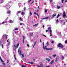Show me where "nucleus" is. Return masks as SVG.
I'll return each mask as SVG.
<instances>
[{
    "label": "nucleus",
    "instance_id": "obj_1",
    "mask_svg": "<svg viewBox=\"0 0 67 67\" xmlns=\"http://www.w3.org/2000/svg\"><path fill=\"white\" fill-rule=\"evenodd\" d=\"M21 47H20L19 48V49H18V52H19V54H20V55H21L22 56V57L23 58L24 57V54L23 53L22 54V53L21 50Z\"/></svg>",
    "mask_w": 67,
    "mask_h": 67
},
{
    "label": "nucleus",
    "instance_id": "obj_2",
    "mask_svg": "<svg viewBox=\"0 0 67 67\" xmlns=\"http://www.w3.org/2000/svg\"><path fill=\"white\" fill-rule=\"evenodd\" d=\"M58 47L60 49H62V48H63L64 47L63 45L60 43L58 44Z\"/></svg>",
    "mask_w": 67,
    "mask_h": 67
},
{
    "label": "nucleus",
    "instance_id": "obj_3",
    "mask_svg": "<svg viewBox=\"0 0 67 67\" xmlns=\"http://www.w3.org/2000/svg\"><path fill=\"white\" fill-rule=\"evenodd\" d=\"M5 8H7V9H9V8H10V7L9 4L8 3L6 4L5 6Z\"/></svg>",
    "mask_w": 67,
    "mask_h": 67
},
{
    "label": "nucleus",
    "instance_id": "obj_4",
    "mask_svg": "<svg viewBox=\"0 0 67 67\" xmlns=\"http://www.w3.org/2000/svg\"><path fill=\"white\" fill-rule=\"evenodd\" d=\"M66 12H64L63 14V17L64 18V19H65L66 18Z\"/></svg>",
    "mask_w": 67,
    "mask_h": 67
},
{
    "label": "nucleus",
    "instance_id": "obj_5",
    "mask_svg": "<svg viewBox=\"0 0 67 67\" xmlns=\"http://www.w3.org/2000/svg\"><path fill=\"white\" fill-rule=\"evenodd\" d=\"M47 48V46H43V48L44 49H46L47 50V49H48V48Z\"/></svg>",
    "mask_w": 67,
    "mask_h": 67
},
{
    "label": "nucleus",
    "instance_id": "obj_6",
    "mask_svg": "<svg viewBox=\"0 0 67 67\" xmlns=\"http://www.w3.org/2000/svg\"><path fill=\"white\" fill-rule=\"evenodd\" d=\"M48 30H49V31L50 32V33H52V30H51V27H49L48 28Z\"/></svg>",
    "mask_w": 67,
    "mask_h": 67
},
{
    "label": "nucleus",
    "instance_id": "obj_7",
    "mask_svg": "<svg viewBox=\"0 0 67 67\" xmlns=\"http://www.w3.org/2000/svg\"><path fill=\"white\" fill-rule=\"evenodd\" d=\"M37 67H44V66L42 65V64L41 63L40 66L39 65H38L37 66Z\"/></svg>",
    "mask_w": 67,
    "mask_h": 67
},
{
    "label": "nucleus",
    "instance_id": "obj_8",
    "mask_svg": "<svg viewBox=\"0 0 67 67\" xmlns=\"http://www.w3.org/2000/svg\"><path fill=\"white\" fill-rule=\"evenodd\" d=\"M11 13V11L10 10H9L7 12V14H10Z\"/></svg>",
    "mask_w": 67,
    "mask_h": 67
},
{
    "label": "nucleus",
    "instance_id": "obj_9",
    "mask_svg": "<svg viewBox=\"0 0 67 67\" xmlns=\"http://www.w3.org/2000/svg\"><path fill=\"white\" fill-rule=\"evenodd\" d=\"M2 45V48H3V44H2V43H1V42H0V45Z\"/></svg>",
    "mask_w": 67,
    "mask_h": 67
},
{
    "label": "nucleus",
    "instance_id": "obj_10",
    "mask_svg": "<svg viewBox=\"0 0 67 67\" xmlns=\"http://www.w3.org/2000/svg\"><path fill=\"white\" fill-rule=\"evenodd\" d=\"M18 30V28H15V30H14V31H15V34H16V30Z\"/></svg>",
    "mask_w": 67,
    "mask_h": 67
},
{
    "label": "nucleus",
    "instance_id": "obj_11",
    "mask_svg": "<svg viewBox=\"0 0 67 67\" xmlns=\"http://www.w3.org/2000/svg\"><path fill=\"white\" fill-rule=\"evenodd\" d=\"M47 51H49V50H52L53 49V48H48V49H47Z\"/></svg>",
    "mask_w": 67,
    "mask_h": 67
},
{
    "label": "nucleus",
    "instance_id": "obj_12",
    "mask_svg": "<svg viewBox=\"0 0 67 67\" xmlns=\"http://www.w3.org/2000/svg\"><path fill=\"white\" fill-rule=\"evenodd\" d=\"M19 20L20 21H23V18L21 17L20 18Z\"/></svg>",
    "mask_w": 67,
    "mask_h": 67
},
{
    "label": "nucleus",
    "instance_id": "obj_13",
    "mask_svg": "<svg viewBox=\"0 0 67 67\" xmlns=\"http://www.w3.org/2000/svg\"><path fill=\"white\" fill-rule=\"evenodd\" d=\"M36 42H37V41H35V42L34 43V44L33 46V48H34V46H35V44H36Z\"/></svg>",
    "mask_w": 67,
    "mask_h": 67
},
{
    "label": "nucleus",
    "instance_id": "obj_14",
    "mask_svg": "<svg viewBox=\"0 0 67 67\" xmlns=\"http://www.w3.org/2000/svg\"><path fill=\"white\" fill-rule=\"evenodd\" d=\"M36 42H37V41H35V42L34 43V44L33 46V48H34V46H35V44H36Z\"/></svg>",
    "mask_w": 67,
    "mask_h": 67
},
{
    "label": "nucleus",
    "instance_id": "obj_15",
    "mask_svg": "<svg viewBox=\"0 0 67 67\" xmlns=\"http://www.w3.org/2000/svg\"><path fill=\"white\" fill-rule=\"evenodd\" d=\"M46 59L47 60H48V62H49V61H50V59H49V58H46Z\"/></svg>",
    "mask_w": 67,
    "mask_h": 67
},
{
    "label": "nucleus",
    "instance_id": "obj_16",
    "mask_svg": "<svg viewBox=\"0 0 67 67\" xmlns=\"http://www.w3.org/2000/svg\"><path fill=\"white\" fill-rule=\"evenodd\" d=\"M3 36H5V37H6V39H7V38H8V36H7V35H4L3 36H2V37H3Z\"/></svg>",
    "mask_w": 67,
    "mask_h": 67
},
{
    "label": "nucleus",
    "instance_id": "obj_17",
    "mask_svg": "<svg viewBox=\"0 0 67 67\" xmlns=\"http://www.w3.org/2000/svg\"><path fill=\"white\" fill-rule=\"evenodd\" d=\"M23 43H24V39H25V36H23Z\"/></svg>",
    "mask_w": 67,
    "mask_h": 67
},
{
    "label": "nucleus",
    "instance_id": "obj_18",
    "mask_svg": "<svg viewBox=\"0 0 67 67\" xmlns=\"http://www.w3.org/2000/svg\"><path fill=\"white\" fill-rule=\"evenodd\" d=\"M10 41H9L8 43V44H7V46H9L10 45Z\"/></svg>",
    "mask_w": 67,
    "mask_h": 67
},
{
    "label": "nucleus",
    "instance_id": "obj_19",
    "mask_svg": "<svg viewBox=\"0 0 67 67\" xmlns=\"http://www.w3.org/2000/svg\"><path fill=\"white\" fill-rule=\"evenodd\" d=\"M21 12L20 11H18L16 13V14L18 15L19 13H21Z\"/></svg>",
    "mask_w": 67,
    "mask_h": 67
},
{
    "label": "nucleus",
    "instance_id": "obj_20",
    "mask_svg": "<svg viewBox=\"0 0 67 67\" xmlns=\"http://www.w3.org/2000/svg\"><path fill=\"white\" fill-rule=\"evenodd\" d=\"M3 0H0V3H3Z\"/></svg>",
    "mask_w": 67,
    "mask_h": 67
},
{
    "label": "nucleus",
    "instance_id": "obj_21",
    "mask_svg": "<svg viewBox=\"0 0 67 67\" xmlns=\"http://www.w3.org/2000/svg\"><path fill=\"white\" fill-rule=\"evenodd\" d=\"M54 60H52L51 61V62L50 64H53V63H54Z\"/></svg>",
    "mask_w": 67,
    "mask_h": 67
},
{
    "label": "nucleus",
    "instance_id": "obj_22",
    "mask_svg": "<svg viewBox=\"0 0 67 67\" xmlns=\"http://www.w3.org/2000/svg\"><path fill=\"white\" fill-rule=\"evenodd\" d=\"M56 60H55V62H57V61H58V58H56Z\"/></svg>",
    "mask_w": 67,
    "mask_h": 67
},
{
    "label": "nucleus",
    "instance_id": "obj_23",
    "mask_svg": "<svg viewBox=\"0 0 67 67\" xmlns=\"http://www.w3.org/2000/svg\"><path fill=\"white\" fill-rule=\"evenodd\" d=\"M57 8H58V9H60V6H57Z\"/></svg>",
    "mask_w": 67,
    "mask_h": 67
},
{
    "label": "nucleus",
    "instance_id": "obj_24",
    "mask_svg": "<svg viewBox=\"0 0 67 67\" xmlns=\"http://www.w3.org/2000/svg\"><path fill=\"white\" fill-rule=\"evenodd\" d=\"M46 45L47 46H48V45H49V43H48V42H47L46 43Z\"/></svg>",
    "mask_w": 67,
    "mask_h": 67
},
{
    "label": "nucleus",
    "instance_id": "obj_25",
    "mask_svg": "<svg viewBox=\"0 0 67 67\" xmlns=\"http://www.w3.org/2000/svg\"><path fill=\"white\" fill-rule=\"evenodd\" d=\"M9 22L10 23H13V21L12 20H10L9 21Z\"/></svg>",
    "mask_w": 67,
    "mask_h": 67
},
{
    "label": "nucleus",
    "instance_id": "obj_26",
    "mask_svg": "<svg viewBox=\"0 0 67 67\" xmlns=\"http://www.w3.org/2000/svg\"><path fill=\"white\" fill-rule=\"evenodd\" d=\"M52 56L53 57H55L56 56V54L53 55H52Z\"/></svg>",
    "mask_w": 67,
    "mask_h": 67
},
{
    "label": "nucleus",
    "instance_id": "obj_27",
    "mask_svg": "<svg viewBox=\"0 0 67 67\" xmlns=\"http://www.w3.org/2000/svg\"><path fill=\"white\" fill-rule=\"evenodd\" d=\"M4 22H3L2 23H0V24H4Z\"/></svg>",
    "mask_w": 67,
    "mask_h": 67
},
{
    "label": "nucleus",
    "instance_id": "obj_28",
    "mask_svg": "<svg viewBox=\"0 0 67 67\" xmlns=\"http://www.w3.org/2000/svg\"><path fill=\"white\" fill-rule=\"evenodd\" d=\"M56 16V14H54L53 15V17H54V16Z\"/></svg>",
    "mask_w": 67,
    "mask_h": 67
},
{
    "label": "nucleus",
    "instance_id": "obj_29",
    "mask_svg": "<svg viewBox=\"0 0 67 67\" xmlns=\"http://www.w3.org/2000/svg\"><path fill=\"white\" fill-rule=\"evenodd\" d=\"M1 62H4V61H3V60H2V59H1Z\"/></svg>",
    "mask_w": 67,
    "mask_h": 67
},
{
    "label": "nucleus",
    "instance_id": "obj_30",
    "mask_svg": "<svg viewBox=\"0 0 67 67\" xmlns=\"http://www.w3.org/2000/svg\"><path fill=\"white\" fill-rule=\"evenodd\" d=\"M37 25H38V24H36L34 25V26H37Z\"/></svg>",
    "mask_w": 67,
    "mask_h": 67
},
{
    "label": "nucleus",
    "instance_id": "obj_31",
    "mask_svg": "<svg viewBox=\"0 0 67 67\" xmlns=\"http://www.w3.org/2000/svg\"><path fill=\"white\" fill-rule=\"evenodd\" d=\"M26 10V8L25 7L24 8V11H25Z\"/></svg>",
    "mask_w": 67,
    "mask_h": 67
},
{
    "label": "nucleus",
    "instance_id": "obj_32",
    "mask_svg": "<svg viewBox=\"0 0 67 67\" xmlns=\"http://www.w3.org/2000/svg\"><path fill=\"white\" fill-rule=\"evenodd\" d=\"M59 16H60V15H59V14H58V15L57 16V18H58L59 17Z\"/></svg>",
    "mask_w": 67,
    "mask_h": 67
},
{
    "label": "nucleus",
    "instance_id": "obj_33",
    "mask_svg": "<svg viewBox=\"0 0 67 67\" xmlns=\"http://www.w3.org/2000/svg\"><path fill=\"white\" fill-rule=\"evenodd\" d=\"M22 67H27L25 65H22Z\"/></svg>",
    "mask_w": 67,
    "mask_h": 67
},
{
    "label": "nucleus",
    "instance_id": "obj_34",
    "mask_svg": "<svg viewBox=\"0 0 67 67\" xmlns=\"http://www.w3.org/2000/svg\"><path fill=\"white\" fill-rule=\"evenodd\" d=\"M29 64H34L33 62H29Z\"/></svg>",
    "mask_w": 67,
    "mask_h": 67
},
{
    "label": "nucleus",
    "instance_id": "obj_35",
    "mask_svg": "<svg viewBox=\"0 0 67 67\" xmlns=\"http://www.w3.org/2000/svg\"><path fill=\"white\" fill-rule=\"evenodd\" d=\"M21 14L22 15H23V14H24V12H22Z\"/></svg>",
    "mask_w": 67,
    "mask_h": 67
},
{
    "label": "nucleus",
    "instance_id": "obj_36",
    "mask_svg": "<svg viewBox=\"0 0 67 67\" xmlns=\"http://www.w3.org/2000/svg\"><path fill=\"white\" fill-rule=\"evenodd\" d=\"M2 64L3 65H4V66H5V63H2Z\"/></svg>",
    "mask_w": 67,
    "mask_h": 67
},
{
    "label": "nucleus",
    "instance_id": "obj_37",
    "mask_svg": "<svg viewBox=\"0 0 67 67\" xmlns=\"http://www.w3.org/2000/svg\"><path fill=\"white\" fill-rule=\"evenodd\" d=\"M19 44H18L17 45V46H16L17 48H18V47H19Z\"/></svg>",
    "mask_w": 67,
    "mask_h": 67
},
{
    "label": "nucleus",
    "instance_id": "obj_38",
    "mask_svg": "<svg viewBox=\"0 0 67 67\" xmlns=\"http://www.w3.org/2000/svg\"><path fill=\"white\" fill-rule=\"evenodd\" d=\"M27 47H29V44H27Z\"/></svg>",
    "mask_w": 67,
    "mask_h": 67
},
{
    "label": "nucleus",
    "instance_id": "obj_39",
    "mask_svg": "<svg viewBox=\"0 0 67 67\" xmlns=\"http://www.w3.org/2000/svg\"><path fill=\"white\" fill-rule=\"evenodd\" d=\"M31 36H32L33 35V33H32L30 34Z\"/></svg>",
    "mask_w": 67,
    "mask_h": 67
},
{
    "label": "nucleus",
    "instance_id": "obj_40",
    "mask_svg": "<svg viewBox=\"0 0 67 67\" xmlns=\"http://www.w3.org/2000/svg\"><path fill=\"white\" fill-rule=\"evenodd\" d=\"M50 35L51 36H52V34H51V33H50Z\"/></svg>",
    "mask_w": 67,
    "mask_h": 67
},
{
    "label": "nucleus",
    "instance_id": "obj_41",
    "mask_svg": "<svg viewBox=\"0 0 67 67\" xmlns=\"http://www.w3.org/2000/svg\"><path fill=\"white\" fill-rule=\"evenodd\" d=\"M48 17H47L45 18L46 19H48Z\"/></svg>",
    "mask_w": 67,
    "mask_h": 67
},
{
    "label": "nucleus",
    "instance_id": "obj_42",
    "mask_svg": "<svg viewBox=\"0 0 67 67\" xmlns=\"http://www.w3.org/2000/svg\"><path fill=\"white\" fill-rule=\"evenodd\" d=\"M65 44H67V40H66L65 41Z\"/></svg>",
    "mask_w": 67,
    "mask_h": 67
},
{
    "label": "nucleus",
    "instance_id": "obj_43",
    "mask_svg": "<svg viewBox=\"0 0 67 67\" xmlns=\"http://www.w3.org/2000/svg\"><path fill=\"white\" fill-rule=\"evenodd\" d=\"M31 15H32V13H31V12H30V16H31Z\"/></svg>",
    "mask_w": 67,
    "mask_h": 67
},
{
    "label": "nucleus",
    "instance_id": "obj_44",
    "mask_svg": "<svg viewBox=\"0 0 67 67\" xmlns=\"http://www.w3.org/2000/svg\"><path fill=\"white\" fill-rule=\"evenodd\" d=\"M62 59H64V56H62Z\"/></svg>",
    "mask_w": 67,
    "mask_h": 67
},
{
    "label": "nucleus",
    "instance_id": "obj_45",
    "mask_svg": "<svg viewBox=\"0 0 67 67\" xmlns=\"http://www.w3.org/2000/svg\"><path fill=\"white\" fill-rule=\"evenodd\" d=\"M47 10L46 9H45V12H47Z\"/></svg>",
    "mask_w": 67,
    "mask_h": 67
},
{
    "label": "nucleus",
    "instance_id": "obj_46",
    "mask_svg": "<svg viewBox=\"0 0 67 67\" xmlns=\"http://www.w3.org/2000/svg\"><path fill=\"white\" fill-rule=\"evenodd\" d=\"M43 46H44V43L43 42Z\"/></svg>",
    "mask_w": 67,
    "mask_h": 67
},
{
    "label": "nucleus",
    "instance_id": "obj_47",
    "mask_svg": "<svg viewBox=\"0 0 67 67\" xmlns=\"http://www.w3.org/2000/svg\"><path fill=\"white\" fill-rule=\"evenodd\" d=\"M57 22H58V20L57 19L56 20Z\"/></svg>",
    "mask_w": 67,
    "mask_h": 67
},
{
    "label": "nucleus",
    "instance_id": "obj_48",
    "mask_svg": "<svg viewBox=\"0 0 67 67\" xmlns=\"http://www.w3.org/2000/svg\"><path fill=\"white\" fill-rule=\"evenodd\" d=\"M14 58H15V59L16 60V58L15 57V55H14Z\"/></svg>",
    "mask_w": 67,
    "mask_h": 67
},
{
    "label": "nucleus",
    "instance_id": "obj_49",
    "mask_svg": "<svg viewBox=\"0 0 67 67\" xmlns=\"http://www.w3.org/2000/svg\"><path fill=\"white\" fill-rule=\"evenodd\" d=\"M22 24H23L22 23H21L20 24V25H22Z\"/></svg>",
    "mask_w": 67,
    "mask_h": 67
},
{
    "label": "nucleus",
    "instance_id": "obj_50",
    "mask_svg": "<svg viewBox=\"0 0 67 67\" xmlns=\"http://www.w3.org/2000/svg\"><path fill=\"white\" fill-rule=\"evenodd\" d=\"M51 3H52V0H50Z\"/></svg>",
    "mask_w": 67,
    "mask_h": 67
},
{
    "label": "nucleus",
    "instance_id": "obj_51",
    "mask_svg": "<svg viewBox=\"0 0 67 67\" xmlns=\"http://www.w3.org/2000/svg\"><path fill=\"white\" fill-rule=\"evenodd\" d=\"M7 63H9V60H7Z\"/></svg>",
    "mask_w": 67,
    "mask_h": 67
},
{
    "label": "nucleus",
    "instance_id": "obj_52",
    "mask_svg": "<svg viewBox=\"0 0 67 67\" xmlns=\"http://www.w3.org/2000/svg\"><path fill=\"white\" fill-rule=\"evenodd\" d=\"M51 43H54V41H52L51 42Z\"/></svg>",
    "mask_w": 67,
    "mask_h": 67
},
{
    "label": "nucleus",
    "instance_id": "obj_53",
    "mask_svg": "<svg viewBox=\"0 0 67 67\" xmlns=\"http://www.w3.org/2000/svg\"><path fill=\"white\" fill-rule=\"evenodd\" d=\"M64 1V0H62V3H63V1Z\"/></svg>",
    "mask_w": 67,
    "mask_h": 67
},
{
    "label": "nucleus",
    "instance_id": "obj_54",
    "mask_svg": "<svg viewBox=\"0 0 67 67\" xmlns=\"http://www.w3.org/2000/svg\"><path fill=\"white\" fill-rule=\"evenodd\" d=\"M65 22H64L63 23V25H65Z\"/></svg>",
    "mask_w": 67,
    "mask_h": 67
},
{
    "label": "nucleus",
    "instance_id": "obj_55",
    "mask_svg": "<svg viewBox=\"0 0 67 67\" xmlns=\"http://www.w3.org/2000/svg\"><path fill=\"white\" fill-rule=\"evenodd\" d=\"M15 47V45H14Z\"/></svg>",
    "mask_w": 67,
    "mask_h": 67
},
{
    "label": "nucleus",
    "instance_id": "obj_56",
    "mask_svg": "<svg viewBox=\"0 0 67 67\" xmlns=\"http://www.w3.org/2000/svg\"><path fill=\"white\" fill-rule=\"evenodd\" d=\"M65 2H67V0L65 1Z\"/></svg>",
    "mask_w": 67,
    "mask_h": 67
},
{
    "label": "nucleus",
    "instance_id": "obj_57",
    "mask_svg": "<svg viewBox=\"0 0 67 67\" xmlns=\"http://www.w3.org/2000/svg\"><path fill=\"white\" fill-rule=\"evenodd\" d=\"M40 42H42V41L41 40V39H40Z\"/></svg>",
    "mask_w": 67,
    "mask_h": 67
},
{
    "label": "nucleus",
    "instance_id": "obj_58",
    "mask_svg": "<svg viewBox=\"0 0 67 67\" xmlns=\"http://www.w3.org/2000/svg\"><path fill=\"white\" fill-rule=\"evenodd\" d=\"M34 14H36V12L34 13Z\"/></svg>",
    "mask_w": 67,
    "mask_h": 67
},
{
    "label": "nucleus",
    "instance_id": "obj_59",
    "mask_svg": "<svg viewBox=\"0 0 67 67\" xmlns=\"http://www.w3.org/2000/svg\"><path fill=\"white\" fill-rule=\"evenodd\" d=\"M47 31H48V30H46V32H47Z\"/></svg>",
    "mask_w": 67,
    "mask_h": 67
},
{
    "label": "nucleus",
    "instance_id": "obj_60",
    "mask_svg": "<svg viewBox=\"0 0 67 67\" xmlns=\"http://www.w3.org/2000/svg\"><path fill=\"white\" fill-rule=\"evenodd\" d=\"M9 39H8V40H7V42H9Z\"/></svg>",
    "mask_w": 67,
    "mask_h": 67
},
{
    "label": "nucleus",
    "instance_id": "obj_61",
    "mask_svg": "<svg viewBox=\"0 0 67 67\" xmlns=\"http://www.w3.org/2000/svg\"><path fill=\"white\" fill-rule=\"evenodd\" d=\"M30 1L29 0L28 1V2L29 3H30Z\"/></svg>",
    "mask_w": 67,
    "mask_h": 67
},
{
    "label": "nucleus",
    "instance_id": "obj_62",
    "mask_svg": "<svg viewBox=\"0 0 67 67\" xmlns=\"http://www.w3.org/2000/svg\"><path fill=\"white\" fill-rule=\"evenodd\" d=\"M45 19H45V18H43V20H45Z\"/></svg>",
    "mask_w": 67,
    "mask_h": 67
},
{
    "label": "nucleus",
    "instance_id": "obj_63",
    "mask_svg": "<svg viewBox=\"0 0 67 67\" xmlns=\"http://www.w3.org/2000/svg\"><path fill=\"white\" fill-rule=\"evenodd\" d=\"M43 28H44V25H43Z\"/></svg>",
    "mask_w": 67,
    "mask_h": 67
},
{
    "label": "nucleus",
    "instance_id": "obj_64",
    "mask_svg": "<svg viewBox=\"0 0 67 67\" xmlns=\"http://www.w3.org/2000/svg\"><path fill=\"white\" fill-rule=\"evenodd\" d=\"M46 67H49V66H46Z\"/></svg>",
    "mask_w": 67,
    "mask_h": 67
}]
</instances>
